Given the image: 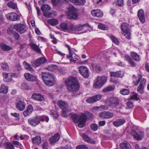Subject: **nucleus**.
<instances>
[{
	"instance_id": "52",
	"label": "nucleus",
	"mask_w": 149,
	"mask_h": 149,
	"mask_svg": "<svg viewBox=\"0 0 149 149\" xmlns=\"http://www.w3.org/2000/svg\"><path fill=\"white\" fill-rule=\"evenodd\" d=\"M91 129L93 131H95L98 128V125L95 124L93 123L91 125Z\"/></svg>"
},
{
	"instance_id": "55",
	"label": "nucleus",
	"mask_w": 149,
	"mask_h": 149,
	"mask_svg": "<svg viewBox=\"0 0 149 149\" xmlns=\"http://www.w3.org/2000/svg\"><path fill=\"white\" fill-rule=\"evenodd\" d=\"M116 5L119 6H122L124 5L123 0H117Z\"/></svg>"
},
{
	"instance_id": "22",
	"label": "nucleus",
	"mask_w": 149,
	"mask_h": 149,
	"mask_svg": "<svg viewBox=\"0 0 149 149\" xmlns=\"http://www.w3.org/2000/svg\"><path fill=\"white\" fill-rule=\"evenodd\" d=\"M46 61L45 58L43 57H41L36 60L34 62L35 65L37 67H38L41 64L45 63Z\"/></svg>"
},
{
	"instance_id": "28",
	"label": "nucleus",
	"mask_w": 149,
	"mask_h": 149,
	"mask_svg": "<svg viewBox=\"0 0 149 149\" xmlns=\"http://www.w3.org/2000/svg\"><path fill=\"white\" fill-rule=\"evenodd\" d=\"M89 25L88 23L84 24L83 25L79 24L78 25H75V31H79L82 30L83 28L86 26L89 27Z\"/></svg>"
},
{
	"instance_id": "11",
	"label": "nucleus",
	"mask_w": 149,
	"mask_h": 149,
	"mask_svg": "<svg viewBox=\"0 0 149 149\" xmlns=\"http://www.w3.org/2000/svg\"><path fill=\"white\" fill-rule=\"evenodd\" d=\"M80 74L84 78H87L89 76L88 70L85 66H81L79 67Z\"/></svg>"
},
{
	"instance_id": "62",
	"label": "nucleus",
	"mask_w": 149,
	"mask_h": 149,
	"mask_svg": "<svg viewBox=\"0 0 149 149\" xmlns=\"http://www.w3.org/2000/svg\"><path fill=\"white\" fill-rule=\"evenodd\" d=\"M129 63L132 67H134L136 65L135 62L132 59L129 61Z\"/></svg>"
},
{
	"instance_id": "54",
	"label": "nucleus",
	"mask_w": 149,
	"mask_h": 149,
	"mask_svg": "<svg viewBox=\"0 0 149 149\" xmlns=\"http://www.w3.org/2000/svg\"><path fill=\"white\" fill-rule=\"evenodd\" d=\"M22 87L23 89L25 90H29L30 89L28 85L25 83H23L22 84Z\"/></svg>"
},
{
	"instance_id": "33",
	"label": "nucleus",
	"mask_w": 149,
	"mask_h": 149,
	"mask_svg": "<svg viewBox=\"0 0 149 149\" xmlns=\"http://www.w3.org/2000/svg\"><path fill=\"white\" fill-rule=\"evenodd\" d=\"M1 49L4 51H8L12 49V48L4 43H1L0 45Z\"/></svg>"
},
{
	"instance_id": "10",
	"label": "nucleus",
	"mask_w": 149,
	"mask_h": 149,
	"mask_svg": "<svg viewBox=\"0 0 149 149\" xmlns=\"http://www.w3.org/2000/svg\"><path fill=\"white\" fill-rule=\"evenodd\" d=\"M131 133L134 138L138 141L141 140L144 135V132L140 130H138L136 131L132 130Z\"/></svg>"
},
{
	"instance_id": "58",
	"label": "nucleus",
	"mask_w": 149,
	"mask_h": 149,
	"mask_svg": "<svg viewBox=\"0 0 149 149\" xmlns=\"http://www.w3.org/2000/svg\"><path fill=\"white\" fill-rule=\"evenodd\" d=\"M15 67L17 68V70L18 71H20L21 69V66L19 63L16 64L15 65Z\"/></svg>"
},
{
	"instance_id": "4",
	"label": "nucleus",
	"mask_w": 149,
	"mask_h": 149,
	"mask_svg": "<svg viewBox=\"0 0 149 149\" xmlns=\"http://www.w3.org/2000/svg\"><path fill=\"white\" fill-rule=\"evenodd\" d=\"M42 76L43 81L47 86H50L55 84V76L53 74L49 72H42Z\"/></svg>"
},
{
	"instance_id": "49",
	"label": "nucleus",
	"mask_w": 149,
	"mask_h": 149,
	"mask_svg": "<svg viewBox=\"0 0 149 149\" xmlns=\"http://www.w3.org/2000/svg\"><path fill=\"white\" fill-rule=\"evenodd\" d=\"M75 25H74L73 24H70L68 26V31L70 33H72V31H75Z\"/></svg>"
},
{
	"instance_id": "19",
	"label": "nucleus",
	"mask_w": 149,
	"mask_h": 149,
	"mask_svg": "<svg viewBox=\"0 0 149 149\" xmlns=\"http://www.w3.org/2000/svg\"><path fill=\"white\" fill-rule=\"evenodd\" d=\"M138 16L141 23H143L145 22L144 14L143 10L142 9L139 10L137 13Z\"/></svg>"
},
{
	"instance_id": "7",
	"label": "nucleus",
	"mask_w": 149,
	"mask_h": 149,
	"mask_svg": "<svg viewBox=\"0 0 149 149\" xmlns=\"http://www.w3.org/2000/svg\"><path fill=\"white\" fill-rule=\"evenodd\" d=\"M122 33L128 39H131V32L129 25L126 23H122L120 26Z\"/></svg>"
},
{
	"instance_id": "44",
	"label": "nucleus",
	"mask_w": 149,
	"mask_h": 149,
	"mask_svg": "<svg viewBox=\"0 0 149 149\" xmlns=\"http://www.w3.org/2000/svg\"><path fill=\"white\" fill-rule=\"evenodd\" d=\"M7 32L8 35L10 36H13L16 31L14 30L12 27H9L8 29Z\"/></svg>"
},
{
	"instance_id": "47",
	"label": "nucleus",
	"mask_w": 149,
	"mask_h": 149,
	"mask_svg": "<svg viewBox=\"0 0 149 149\" xmlns=\"http://www.w3.org/2000/svg\"><path fill=\"white\" fill-rule=\"evenodd\" d=\"M51 115L55 119H58L59 116L58 114L56 111L54 110H52L50 111Z\"/></svg>"
},
{
	"instance_id": "38",
	"label": "nucleus",
	"mask_w": 149,
	"mask_h": 149,
	"mask_svg": "<svg viewBox=\"0 0 149 149\" xmlns=\"http://www.w3.org/2000/svg\"><path fill=\"white\" fill-rule=\"evenodd\" d=\"M92 67L93 70L95 71L99 72L101 70V68L98 64H92Z\"/></svg>"
},
{
	"instance_id": "42",
	"label": "nucleus",
	"mask_w": 149,
	"mask_h": 149,
	"mask_svg": "<svg viewBox=\"0 0 149 149\" xmlns=\"http://www.w3.org/2000/svg\"><path fill=\"white\" fill-rule=\"evenodd\" d=\"M39 118L40 122H43L45 121L46 122H48L49 120V117L45 115L39 116Z\"/></svg>"
},
{
	"instance_id": "56",
	"label": "nucleus",
	"mask_w": 149,
	"mask_h": 149,
	"mask_svg": "<svg viewBox=\"0 0 149 149\" xmlns=\"http://www.w3.org/2000/svg\"><path fill=\"white\" fill-rule=\"evenodd\" d=\"M13 36L15 40H18L19 39V33L16 31Z\"/></svg>"
},
{
	"instance_id": "32",
	"label": "nucleus",
	"mask_w": 149,
	"mask_h": 149,
	"mask_svg": "<svg viewBox=\"0 0 149 149\" xmlns=\"http://www.w3.org/2000/svg\"><path fill=\"white\" fill-rule=\"evenodd\" d=\"M33 143L36 144H39L41 143V140L40 136H38L32 139Z\"/></svg>"
},
{
	"instance_id": "40",
	"label": "nucleus",
	"mask_w": 149,
	"mask_h": 149,
	"mask_svg": "<svg viewBox=\"0 0 149 149\" xmlns=\"http://www.w3.org/2000/svg\"><path fill=\"white\" fill-rule=\"evenodd\" d=\"M60 26L63 31H68V26L66 23L65 22L62 23L60 24Z\"/></svg>"
},
{
	"instance_id": "12",
	"label": "nucleus",
	"mask_w": 149,
	"mask_h": 149,
	"mask_svg": "<svg viewBox=\"0 0 149 149\" xmlns=\"http://www.w3.org/2000/svg\"><path fill=\"white\" fill-rule=\"evenodd\" d=\"M28 122L29 125L33 127H35L40 123V122L39 116H37L35 117L30 118L29 119Z\"/></svg>"
},
{
	"instance_id": "18",
	"label": "nucleus",
	"mask_w": 149,
	"mask_h": 149,
	"mask_svg": "<svg viewBox=\"0 0 149 149\" xmlns=\"http://www.w3.org/2000/svg\"><path fill=\"white\" fill-rule=\"evenodd\" d=\"M31 97L34 100L39 102H42L44 100L43 95L40 93H33L32 94Z\"/></svg>"
},
{
	"instance_id": "31",
	"label": "nucleus",
	"mask_w": 149,
	"mask_h": 149,
	"mask_svg": "<svg viewBox=\"0 0 149 149\" xmlns=\"http://www.w3.org/2000/svg\"><path fill=\"white\" fill-rule=\"evenodd\" d=\"M107 102H119L120 100L118 97H111L108 98L107 100Z\"/></svg>"
},
{
	"instance_id": "46",
	"label": "nucleus",
	"mask_w": 149,
	"mask_h": 149,
	"mask_svg": "<svg viewBox=\"0 0 149 149\" xmlns=\"http://www.w3.org/2000/svg\"><path fill=\"white\" fill-rule=\"evenodd\" d=\"M110 38L112 41V42L117 45H118L120 42L115 37L113 36H111L110 37Z\"/></svg>"
},
{
	"instance_id": "30",
	"label": "nucleus",
	"mask_w": 149,
	"mask_h": 149,
	"mask_svg": "<svg viewBox=\"0 0 149 149\" xmlns=\"http://www.w3.org/2000/svg\"><path fill=\"white\" fill-rule=\"evenodd\" d=\"M110 75L111 77H123L122 74L120 71H116V72H111L110 73Z\"/></svg>"
},
{
	"instance_id": "43",
	"label": "nucleus",
	"mask_w": 149,
	"mask_h": 149,
	"mask_svg": "<svg viewBox=\"0 0 149 149\" xmlns=\"http://www.w3.org/2000/svg\"><path fill=\"white\" fill-rule=\"evenodd\" d=\"M108 109V106L105 105H101L100 107H95L93 108L94 110H99L100 109L105 110L107 109Z\"/></svg>"
},
{
	"instance_id": "25",
	"label": "nucleus",
	"mask_w": 149,
	"mask_h": 149,
	"mask_svg": "<svg viewBox=\"0 0 149 149\" xmlns=\"http://www.w3.org/2000/svg\"><path fill=\"white\" fill-rule=\"evenodd\" d=\"M33 106L29 104L26 110L23 113V115L25 117L27 116L31 113L33 110Z\"/></svg>"
},
{
	"instance_id": "41",
	"label": "nucleus",
	"mask_w": 149,
	"mask_h": 149,
	"mask_svg": "<svg viewBox=\"0 0 149 149\" xmlns=\"http://www.w3.org/2000/svg\"><path fill=\"white\" fill-rule=\"evenodd\" d=\"M114 88L115 86L114 85L110 86L103 89L102 90V92H106L108 91H112Z\"/></svg>"
},
{
	"instance_id": "13",
	"label": "nucleus",
	"mask_w": 149,
	"mask_h": 149,
	"mask_svg": "<svg viewBox=\"0 0 149 149\" xmlns=\"http://www.w3.org/2000/svg\"><path fill=\"white\" fill-rule=\"evenodd\" d=\"M7 19L11 21H17L20 19V16L16 13L12 12L6 15Z\"/></svg>"
},
{
	"instance_id": "8",
	"label": "nucleus",
	"mask_w": 149,
	"mask_h": 149,
	"mask_svg": "<svg viewBox=\"0 0 149 149\" xmlns=\"http://www.w3.org/2000/svg\"><path fill=\"white\" fill-rule=\"evenodd\" d=\"M60 108L62 109L61 116L63 117H67L70 114L69 110L65 109L68 107V103H57Z\"/></svg>"
},
{
	"instance_id": "6",
	"label": "nucleus",
	"mask_w": 149,
	"mask_h": 149,
	"mask_svg": "<svg viewBox=\"0 0 149 149\" xmlns=\"http://www.w3.org/2000/svg\"><path fill=\"white\" fill-rule=\"evenodd\" d=\"M68 12L67 15V18L70 19H77L79 17L77 13V10L73 6H70L68 8Z\"/></svg>"
},
{
	"instance_id": "1",
	"label": "nucleus",
	"mask_w": 149,
	"mask_h": 149,
	"mask_svg": "<svg viewBox=\"0 0 149 149\" xmlns=\"http://www.w3.org/2000/svg\"><path fill=\"white\" fill-rule=\"evenodd\" d=\"M65 83L66 88L70 92L77 91L79 89L80 86L76 77H69L66 80Z\"/></svg>"
},
{
	"instance_id": "45",
	"label": "nucleus",
	"mask_w": 149,
	"mask_h": 149,
	"mask_svg": "<svg viewBox=\"0 0 149 149\" xmlns=\"http://www.w3.org/2000/svg\"><path fill=\"white\" fill-rule=\"evenodd\" d=\"M8 6L14 9L17 8V5L12 1L9 2L8 3Z\"/></svg>"
},
{
	"instance_id": "60",
	"label": "nucleus",
	"mask_w": 149,
	"mask_h": 149,
	"mask_svg": "<svg viewBox=\"0 0 149 149\" xmlns=\"http://www.w3.org/2000/svg\"><path fill=\"white\" fill-rule=\"evenodd\" d=\"M125 148L126 149H129L130 146V144L126 141H125Z\"/></svg>"
},
{
	"instance_id": "50",
	"label": "nucleus",
	"mask_w": 149,
	"mask_h": 149,
	"mask_svg": "<svg viewBox=\"0 0 149 149\" xmlns=\"http://www.w3.org/2000/svg\"><path fill=\"white\" fill-rule=\"evenodd\" d=\"M120 93L123 95H128L130 93V91L126 89H123L120 91Z\"/></svg>"
},
{
	"instance_id": "37",
	"label": "nucleus",
	"mask_w": 149,
	"mask_h": 149,
	"mask_svg": "<svg viewBox=\"0 0 149 149\" xmlns=\"http://www.w3.org/2000/svg\"><path fill=\"white\" fill-rule=\"evenodd\" d=\"M6 149H15L13 144L11 143L6 142L4 144Z\"/></svg>"
},
{
	"instance_id": "21",
	"label": "nucleus",
	"mask_w": 149,
	"mask_h": 149,
	"mask_svg": "<svg viewBox=\"0 0 149 149\" xmlns=\"http://www.w3.org/2000/svg\"><path fill=\"white\" fill-rule=\"evenodd\" d=\"M93 16L99 17H101L103 15V13L100 10H93L91 11Z\"/></svg>"
},
{
	"instance_id": "15",
	"label": "nucleus",
	"mask_w": 149,
	"mask_h": 149,
	"mask_svg": "<svg viewBox=\"0 0 149 149\" xmlns=\"http://www.w3.org/2000/svg\"><path fill=\"white\" fill-rule=\"evenodd\" d=\"M99 116L102 118L109 119L112 118L113 116V114L109 111H104L100 112L99 114Z\"/></svg>"
},
{
	"instance_id": "35",
	"label": "nucleus",
	"mask_w": 149,
	"mask_h": 149,
	"mask_svg": "<svg viewBox=\"0 0 149 149\" xmlns=\"http://www.w3.org/2000/svg\"><path fill=\"white\" fill-rule=\"evenodd\" d=\"M25 103H17L16 105V108L20 111L24 110L25 107Z\"/></svg>"
},
{
	"instance_id": "24",
	"label": "nucleus",
	"mask_w": 149,
	"mask_h": 149,
	"mask_svg": "<svg viewBox=\"0 0 149 149\" xmlns=\"http://www.w3.org/2000/svg\"><path fill=\"white\" fill-rule=\"evenodd\" d=\"M82 137L84 140L88 143L93 144H95L96 143L94 140L91 139L88 135L86 134H83Z\"/></svg>"
},
{
	"instance_id": "26",
	"label": "nucleus",
	"mask_w": 149,
	"mask_h": 149,
	"mask_svg": "<svg viewBox=\"0 0 149 149\" xmlns=\"http://www.w3.org/2000/svg\"><path fill=\"white\" fill-rule=\"evenodd\" d=\"M71 2L77 6L83 5L86 3L85 0H69Z\"/></svg>"
},
{
	"instance_id": "20",
	"label": "nucleus",
	"mask_w": 149,
	"mask_h": 149,
	"mask_svg": "<svg viewBox=\"0 0 149 149\" xmlns=\"http://www.w3.org/2000/svg\"><path fill=\"white\" fill-rule=\"evenodd\" d=\"M60 138L59 134L57 133L54 134L53 136L50 137L49 139V140L50 143L52 144L58 141L59 140Z\"/></svg>"
},
{
	"instance_id": "14",
	"label": "nucleus",
	"mask_w": 149,
	"mask_h": 149,
	"mask_svg": "<svg viewBox=\"0 0 149 149\" xmlns=\"http://www.w3.org/2000/svg\"><path fill=\"white\" fill-rule=\"evenodd\" d=\"M51 9L50 6L48 4H45L42 5L41 7V10L43 13L44 16L47 18H49L51 17L52 15L51 13H46V11L50 10Z\"/></svg>"
},
{
	"instance_id": "36",
	"label": "nucleus",
	"mask_w": 149,
	"mask_h": 149,
	"mask_svg": "<svg viewBox=\"0 0 149 149\" xmlns=\"http://www.w3.org/2000/svg\"><path fill=\"white\" fill-rule=\"evenodd\" d=\"M47 22L52 26H55L58 24V21L57 19H49L47 21Z\"/></svg>"
},
{
	"instance_id": "57",
	"label": "nucleus",
	"mask_w": 149,
	"mask_h": 149,
	"mask_svg": "<svg viewBox=\"0 0 149 149\" xmlns=\"http://www.w3.org/2000/svg\"><path fill=\"white\" fill-rule=\"evenodd\" d=\"M98 27L99 29L103 30H106L107 29V27H106L104 25L102 24H100L98 25Z\"/></svg>"
},
{
	"instance_id": "63",
	"label": "nucleus",
	"mask_w": 149,
	"mask_h": 149,
	"mask_svg": "<svg viewBox=\"0 0 149 149\" xmlns=\"http://www.w3.org/2000/svg\"><path fill=\"white\" fill-rule=\"evenodd\" d=\"M87 114L88 115V118L90 119L94 118V116L91 113L89 112H87Z\"/></svg>"
},
{
	"instance_id": "2",
	"label": "nucleus",
	"mask_w": 149,
	"mask_h": 149,
	"mask_svg": "<svg viewBox=\"0 0 149 149\" xmlns=\"http://www.w3.org/2000/svg\"><path fill=\"white\" fill-rule=\"evenodd\" d=\"M142 77L141 74H139L138 75V79H137L135 75L134 74L133 76V82L135 86H137L141 80L140 85L137 88L138 92L141 94H142L144 92V87L146 82V79L144 78L142 79Z\"/></svg>"
},
{
	"instance_id": "51",
	"label": "nucleus",
	"mask_w": 149,
	"mask_h": 149,
	"mask_svg": "<svg viewBox=\"0 0 149 149\" xmlns=\"http://www.w3.org/2000/svg\"><path fill=\"white\" fill-rule=\"evenodd\" d=\"M130 99V100H140L139 97H138L137 94L136 93H134L133 95L131 96Z\"/></svg>"
},
{
	"instance_id": "53",
	"label": "nucleus",
	"mask_w": 149,
	"mask_h": 149,
	"mask_svg": "<svg viewBox=\"0 0 149 149\" xmlns=\"http://www.w3.org/2000/svg\"><path fill=\"white\" fill-rule=\"evenodd\" d=\"M76 149H88L87 147L84 145H78L76 147Z\"/></svg>"
},
{
	"instance_id": "17",
	"label": "nucleus",
	"mask_w": 149,
	"mask_h": 149,
	"mask_svg": "<svg viewBox=\"0 0 149 149\" xmlns=\"http://www.w3.org/2000/svg\"><path fill=\"white\" fill-rule=\"evenodd\" d=\"M25 78L27 81H36L37 80V77L31 74L26 73L24 74Z\"/></svg>"
},
{
	"instance_id": "27",
	"label": "nucleus",
	"mask_w": 149,
	"mask_h": 149,
	"mask_svg": "<svg viewBox=\"0 0 149 149\" xmlns=\"http://www.w3.org/2000/svg\"><path fill=\"white\" fill-rule=\"evenodd\" d=\"M8 91V87L4 84H2L0 87V93L6 94Z\"/></svg>"
},
{
	"instance_id": "23",
	"label": "nucleus",
	"mask_w": 149,
	"mask_h": 149,
	"mask_svg": "<svg viewBox=\"0 0 149 149\" xmlns=\"http://www.w3.org/2000/svg\"><path fill=\"white\" fill-rule=\"evenodd\" d=\"M125 122V120L124 119H118L114 121L113 124L114 126L118 127L123 125Z\"/></svg>"
},
{
	"instance_id": "29",
	"label": "nucleus",
	"mask_w": 149,
	"mask_h": 149,
	"mask_svg": "<svg viewBox=\"0 0 149 149\" xmlns=\"http://www.w3.org/2000/svg\"><path fill=\"white\" fill-rule=\"evenodd\" d=\"M30 46L32 49H33L35 51L39 53H41V51L40 49L39 48V46L36 44L32 43H30Z\"/></svg>"
},
{
	"instance_id": "3",
	"label": "nucleus",
	"mask_w": 149,
	"mask_h": 149,
	"mask_svg": "<svg viewBox=\"0 0 149 149\" xmlns=\"http://www.w3.org/2000/svg\"><path fill=\"white\" fill-rule=\"evenodd\" d=\"M71 118L74 123L79 122L78 126L80 128L84 126L87 119V116L84 113L82 114L79 117L77 114H73L71 116Z\"/></svg>"
},
{
	"instance_id": "64",
	"label": "nucleus",
	"mask_w": 149,
	"mask_h": 149,
	"mask_svg": "<svg viewBox=\"0 0 149 149\" xmlns=\"http://www.w3.org/2000/svg\"><path fill=\"white\" fill-rule=\"evenodd\" d=\"M42 149H48L47 143H45L42 144Z\"/></svg>"
},
{
	"instance_id": "61",
	"label": "nucleus",
	"mask_w": 149,
	"mask_h": 149,
	"mask_svg": "<svg viewBox=\"0 0 149 149\" xmlns=\"http://www.w3.org/2000/svg\"><path fill=\"white\" fill-rule=\"evenodd\" d=\"M127 108L130 109L134 106L133 103H127Z\"/></svg>"
},
{
	"instance_id": "39",
	"label": "nucleus",
	"mask_w": 149,
	"mask_h": 149,
	"mask_svg": "<svg viewBox=\"0 0 149 149\" xmlns=\"http://www.w3.org/2000/svg\"><path fill=\"white\" fill-rule=\"evenodd\" d=\"M23 65L26 69L30 71H33V68L31 65L26 61H24L23 62Z\"/></svg>"
},
{
	"instance_id": "16",
	"label": "nucleus",
	"mask_w": 149,
	"mask_h": 149,
	"mask_svg": "<svg viewBox=\"0 0 149 149\" xmlns=\"http://www.w3.org/2000/svg\"><path fill=\"white\" fill-rule=\"evenodd\" d=\"M102 95L101 94L95 95L92 97H91L87 98L86 101L87 102H96L100 100L102 97Z\"/></svg>"
},
{
	"instance_id": "59",
	"label": "nucleus",
	"mask_w": 149,
	"mask_h": 149,
	"mask_svg": "<svg viewBox=\"0 0 149 149\" xmlns=\"http://www.w3.org/2000/svg\"><path fill=\"white\" fill-rule=\"evenodd\" d=\"M106 122L105 121H100L99 122L98 125L99 126L101 127L104 125Z\"/></svg>"
},
{
	"instance_id": "34",
	"label": "nucleus",
	"mask_w": 149,
	"mask_h": 149,
	"mask_svg": "<svg viewBox=\"0 0 149 149\" xmlns=\"http://www.w3.org/2000/svg\"><path fill=\"white\" fill-rule=\"evenodd\" d=\"M131 56L133 59L135 61H138L140 60L139 55L134 52H131Z\"/></svg>"
},
{
	"instance_id": "9",
	"label": "nucleus",
	"mask_w": 149,
	"mask_h": 149,
	"mask_svg": "<svg viewBox=\"0 0 149 149\" xmlns=\"http://www.w3.org/2000/svg\"><path fill=\"white\" fill-rule=\"evenodd\" d=\"M13 28L21 34L24 33L27 30L26 26L22 24H15L13 26Z\"/></svg>"
},
{
	"instance_id": "48",
	"label": "nucleus",
	"mask_w": 149,
	"mask_h": 149,
	"mask_svg": "<svg viewBox=\"0 0 149 149\" xmlns=\"http://www.w3.org/2000/svg\"><path fill=\"white\" fill-rule=\"evenodd\" d=\"M1 66L4 70H7L9 69V67L7 63H2L1 65Z\"/></svg>"
},
{
	"instance_id": "5",
	"label": "nucleus",
	"mask_w": 149,
	"mask_h": 149,
	"mask_svg": "<svg viewBox=\"0 0 149 149\" xmlns=\"http://www.w3.org/2000/svg\"><path fill=\"white\" fill-rule=\"evenodd\" d=\"M107 77L106 76H97L94 81L93 88L97 89L101 88L107 82Z\"/></svg>"
}]
</instances>
